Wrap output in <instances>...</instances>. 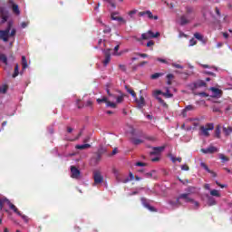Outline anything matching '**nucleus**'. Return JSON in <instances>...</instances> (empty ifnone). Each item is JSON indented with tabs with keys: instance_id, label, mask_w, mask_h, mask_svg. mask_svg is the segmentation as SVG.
I'll use <instances>...</instances> for the list:
<instances>
[{
	"instance_id": "obj_56",
	"label": "nucleus",
	"mask_w": 232,
	"mask_h": 232,
	"mask_svg": "<svg viewBox=\"0 0 232 232\" xmlns=\"http://www.w3.org/2000/svg\"><path fill=\"white\" fill-rule=\"evenodd\" d=\"M215 12H216L218 17H220V10L218 9V7H216Z\"/></svg>"
},
{
	"instance_id": "obj_33",
	"label": "nucleus",
	"mask_w": 232,
	"mask_h": 232,
	"mask_svg": "<svg viewBox=\"0 0 232 232\" xmlns=\"http://www.w3.org/2000/svg\"><path fill=\"white\" fill-rule=\"evenodd\" d=\"M162 95L163 97H166V99H171V97H173V94L169 92V88L166 89V92H163Z\"/></svg>"
},
{
	"instance_id": "obj_13",
	"label": "nucleus",
	"mask_w": 232,
	"mask_h": 232,
	"mask_svg": "<svg viewBox=\"0 0 232 232\" xmlns=\"http://www.w3.org/2000/svg\"><path fill=\"white\" fill-rule=\"evenodd\" d=\"M104 60H103V66H108L110 62L111 61V49H107L104 51Z\"/></svg>"
},
{
	"instance_id": "obj_54",
	"label": "nucleus",
	"mask_w": 232,
	"mask_h": 232,
	"mask_svg": "<svg viewBox=\"0 0 232 232\" xmlns=\"http://www.w3.org/2000/svg\"><path fill=\"white\" fill-rule=\"evenodd\" d=\"M169 157H170V160L172 161V162H177V158H175V156H173V155H169Z\"/></svg>"
},
{
	"instance_id": "obj_1",
	"label": "nucleus",
	"mask_w": 232,
	"mask_h": 232,
	"mask_svg": "<svg viewBox=\"0 0 232 232\" xmlns=\"http://www.w3.org/2000/svg\"><path fill=\"white\" fill-rule=\"evenodd\" d=\"M109 98L103 96L102 99L98 98L97 102L101 104V102H105L107 108H117L118 104H122L124 102V94H111L110 91H107Z\"/></svg>"
},
{
	"instance_id": "obj_25",
	"label": "nucleus",
	"mask_w": 232,
	"mask_h": 232,
	"mask_svg": "<svg viewBox=\"0 0 232 232\" xmlns=\"http://www.w3.org/2000/svg\"><path fill=\"white\" fill-rule=\"evenodd\" d=\"M223 132L227 137L232 133V127H223Z\"/></svg>"
},
{
	"instance_id": "obj_60",
	"label": "nucleus",
	"mask_w": 232,
	"mask_h": 232,
	"mask_svg": "<svg viewBox=\"0 0 232 232\" xmlns=\"http://www.w3.org/2000/svg\"><path fill=\"white\" fill-rule=\"evenodd\" d=\"M138 55H140V57H142L143 59L148 57V54L146 53H138Z\"/></svg>"
},
{
	"instance_id": "obj_46",
	"label": "nucleus",
	"mask_w": 232,
	"mask_h": 232,
	"mask_svg": "<svg viewBox=\"0 0 232 232\" xmlns=\"http://www.w3.org/2000/svg\"><path fill=\"white\" fill-rule=\"evenodd\" d=\"M197 44V40L195 38L190 39L188 46H195Z\"/></svg>"
},
{
	"instance_id": "obj_38",
	"label": "nucleus",
	"mask_w": 232,
	"mask_h": 232,
	"mask_svg": "<svg viewBox=\"0 0 232 232\" xmlns=\"http://www.w3.org/2000/svg\"><path fill=\"white\" fill-rule=\"evenodd\" d=\"M17 75H19V65L18 64H16L14 66V73L13 74V77L15 78V77H17Z\"/></svg>"
},
{
	"instance_id": "obj_63",
	"label": "nucleus",
	"mask_w": 232,
	"mask_h": 232,
	"mask_svg": "<svg viewBox=\"0 0 232 232\" xmlns=\"http://www.w3.org/2000/svg\"><path fill=\"white\" fill-rule=\"evenodd\" d=\"M223 37H225V39H227L229 37V34L227 33H223Z\"/></svg>"
},
{
	"instance_id": "obj_50",
	"label": "nucleus",
	"mask_w": 232,
	"mask_h": 232,
	"mask_svg": "<svg viewBox=\"0 0 232 232\" xmlns=\"http://www.w3.org/2000/svg\"><path fill=\"white\" fill-rule=\"evenodd\" d=\"M157 61H159V63H163L164 64H168V62L166 61V59L158 58Z\"/></svg>"
},
{
	"instance_id": "obj_3",
	"label": "nucleus",
	"mask_w": 232,
	"mask_h": 232,
	"mask_svg": "<svg viewBox=\"0 0 232 232\" xmlns=\"http://www.w3.org/2000/svg\"><path fill=\"white\" fill-rule=\"evenodd\" d=\"M5 206H8V208H11L12 211H14V213L18 215V217H21L23 220H24V222H28V217H26L25 215H23L21 211H19L17 207H15V205L10 202L6 198H3L0 199V209L1 210L5 209Z\"/></svg>"
},
{
	"instance_id": "obj_61",
	"label": "nucleus",
	"mask_w": 232,
	"mask_h": 232,
	"mask_svg": "<svg viewBox=\"0 0 232 232\" xmlns=\"http://www.w3.org/2000/svg\"><path fill=\"white\" fill-rule=\"evenodd\" d=\"M204 188L205 189H208V191L211 189L209 184H205Z\"/></svg>"
},
{
	"instance_id": "obj_6",
	"label": "nucleus",
	"mask_w": 232,
	"mask_h": 232,
	"mask_svg": "<svg viewBox=\"0 0 232 232\" xmlns=\"http://www.w3.org/2000/svg\"><path fill=\"white\" fill-rule=\"evenodd\" d=\"M180 198H183L184 202H190L192 204L194 209H198V208H200V203L198 201H196L195 199L191 198L189 197V194H180Z\"/></svg>"
},
{
	"instance_id": "obj_31",
	"label": "nucleus",
	"mask_w": 232,
	"mask_h": 232,
	"mask_svg": "<svg viewBox=\"0 0 232 232\" xmlns=\"http://www.w3.org/2000/svg\"><path fill=\"white\" fill-rule=\"evenodd\" d=\"M22 66L23 70H26V68H28V62H26L25 56H22Z\"/></svg>"
},
{
	"instance_id": "obj_45",
	"label": "nucleus",
	"mask_w": 232,
	"mask_h": 232,
	"mask_svg": "<svg viewBox=\"0 0 232 232\" xmlns=\"http://www.w3.org/2000/svg\"><path fill=\"white\" fill-rule=\"evenodd\" d=\"M202 68H209L210 70L217 71V67L209 66L208 64H201Z\"/></svg>"
},
{
	"instance_id": "obj_40",
	"label": "nucleus",
	"mask_w": 232,
	"mask_h": 232,
	"mask_svg": "<svg viewBox=\"0 0 232 232\" xmlns=\"http://www.w3.org/2000/svg\"><path fill=\"white\" fill-rule=\"evenodd\" d=\"M128 93L131 94V97H133L134 99H137V94L135 93L134 90L131 89H127Z\"/></svg>"
},
{
	"instance_id": "obj_53",
	"label": "nucleus",
	"mask_w": 232,
	"mask_h": 232,
	"mask_svg": "<svg viewBox=\"0 0 232 232\" xmlns=\"http://www.w3.org/2000/svg\"><path fill=\"white\" fill-rule=\"evenodd\" d=\"M156 99H157V101H159V102H160V104H166V103H164V100H162V98H160V97H156Z\"/></svg>"
},
{
	"instance_id": "obj_42",
	"label": "nucleus",
	"mask_w": 232,
	"mask_h": 232,
	"mask_svg": "<svg viewBox=\"0 0 232 232\" xmlns=\"http://www.w3.org/2000/svg\"><path fill=\"white\" fill-rule=\"evenodd\" d=\"M194 189H195V188H194L193 187H189V188L187 189L188 193H183V195H188V197H189V195H191V193H193Z\"/></svg>"
},
{
	"instance_id": "obj_10",
	"label": "nucleus",
	"mask_w": 232,
	"mask_h": 232,
	"mask_svg": "<svg viewBox=\"0 0 232 232\" xmlns=\"http://www.w3.org/2000/svg\"><path fill=\"white\" fill-rule=\"evenodd\" d=\"M139 15L140 17L147 16L148 19H154V21H157L159 19V16L153 15V13H151V11L150 10L140 12Z\"/></svg>"
},
{
	"instance_id": "obj_32",
	"label": "nucleus",
	"mask_w": 232,
	"mask_h": 232,
	"mask_svg": "<svg viewBox=\"0 0 232 232\" xmlns=\"http://www.w3.org/2000/svg\"><path fill=\"white\" fill-rule=\"evenodd\" d=\"M210 195L211 197L220 198V191H218V189H212L210 190Z\"/></svg>"
},
{
	"instance_id": "obj_18",
	"label": "nucleus",
	"mask_w": 232,
	"mask_h": 232,
	"mask_svg": "<svg viewBox=\"0 0 232 232\" xmlns=\"http://www.w3.org/2000/svg\"><path fill=\"white\" fill-rule=\"evenodd\" d=\"M141 204L142 206H144V208H146L147 209H149V211H155V208L151 206H150V200L141 198Z\"/></svg>"
},
{
	"instance_id": "obj_7",
	"label": "nucleus",
	"mask_w": 232,
	"mask_h": 232,
	"mask_svg": "<svg viewBox=\"0 0 232 232\" xmlns=\"http://www.w3.org/2000/svg\"><path fill=\"white\" fill-rule=\"evenodd\" d=\"M112 21H117L120 24H126V19L120 15L119 12H113L111 14Z\"/></svg>"
},
{
	"instance_id": "obj_52",
	"label": "nucleus",
	"mask_w": 232,
	"mask_h": 232,
	"mask_svg": "<svg viewBox=\"0 0 232 232\" xmlns=\"http://www.w3.org/2000/svg\"><path fill=\"white\" fill-rule=\"evenodd\" d=\"M204 73H206L207 75H212L213 77H215V73L213 72L205 71Z\"/></svg>"
},
{
	"instance_id": "obj_15",
	"label": "nucleus",
	"mask_w": 232,
	"mask_h": 232,
	"mask_svg": "<svg viewBox=\"0 0 232 232\" xmlns=\"http://www.w3.org/2000/svg\"><path fill=\"white\" fill-rule=\"evenodd\" d=\"M210 92H212V97H215L217 99H220V97H222V90L215 88V87H211Z\"/></svg>"
},
{
	"instance_id": "obj_51",
	"label": "nucleus",
	"mask_w": 232,
	"mask_h": 232,
	"mask_svg": "<svg viewBox=\"0 0 232 232\" xmlns=\"http://www.w3.org/2000/svg\"><path fill=\"white\" fill-rule=\"evenodd\" d=\"M153 44H155V42H154V41H149V42L147 43L148 48H150V46H153Z\"/></svg>"
},
{
	"instance_id": "obj_34",
	"label": "nucleus",
	"mask_w": 232,
	"mask_h": 232,
	"mask_svg": "<svg viewBox=\"0 0 232 232\" xmlns=\"http://www.w3.org/2000/svg\"><path fill=\"white\" fill-rule=\"evenodd\" d=\"M171 66H172L173 68H177L178 70H184V66H182L181 64H179V63H171Z\"/></svg>"
},
{
	"instance_id": "obj_8",
	"label": "nucleus",
	"mask_w": 232,
	"mask_h": 232,
	"mask_svg": "<svg viewBox=\"0 0 232 232\" xmlns=\"http://www.w3.org/2000/svg\"><path fill=\"white\" fill-rule=\"evenodd\" d=\"M180 200H184V198H180V195L176 199H170L169 201V207L172 209H177L179 206H182V202Z\"/></svg>"
},
{
	"instance_id": "obj_57",
	"label": "nucleus",
	"mask_w": 232,
	"mask_h": 232,
	"mask_svg": "<svg viewBox=\"0 0 232 232\" xmlns=\"http://www.w3.org/2000/svg\"><path fill=\"white\" fill-rule=\"evenodd\" d=\"M152 162H159V160H160V158L159 157H155L151 159Z\"/></svg>"
},
{
	"instance_id": "obj_9",
	"label": "nucleus",
	"mask_w": 232,
	"mask_h": 232,
	"mask_svg": "<svg viewBox=\"0 0 232 232\" xmlns=\"http://www.w3.org/2000/svg\"><path fill=\"white\" fill-rule=\"evenodd\" d=\"M0 15H1V24H5L8 21L9 13L8 10L5 7L0 8Z\"/></svg>"
},
{
	"instance_id": "obj_24",
	"label": "nucleus",
	"mask_w": 232,
	"mask_h": 232,
	"mask_svg": "<svg viewBox=\"0 0 232 232\" xmlns=\"http://www.w3.org/2000/svg\"><path fill=\"white\" fill-rule=\"evenodd\" d=\"M207 198H208V206H216L217 205V200H215L213 197L207 195Z\"/></svg>"
},
{
	"instance_id": "obj_5",
	"label": "nucleus",
	"mask_w": 232,
	"mask_h": 232,
	"mask_svg": "<svg viewBox=\"0 0 232 232\" xmlns=\"http://www.w3.org/2000/svg\"><path fill=\"white\" fill-rule=\"evenodd\" d=\"M160 35V33L154 34L151 31H149L145 34H141L140 38H136V40L140 43V41H149V39H156V37H159Z\"/></svg>"
},
{
	"instance_id": "obj_55",
	"label": "nucleus",
	"mask_w": 232,
	"mask_h": 232,
	"mask_svg": "<svg viewBox=\"0 0 232 232\" xmlns=\"http://www.w3.org/2000/svg\"><path fill=\"white\" fill-rule=\"evenodd\" d=\"M21 26H22V28H26V26H28V22H23L21 24Z\"/></svg>"
},
{
	"instance_id": "obj_4",
	"label": "nucleus",
	"mask_w": 232,
	"mask_h": 232,
	"mask_svg": "<svg viewBox=\"0 0 232 232\" xmlns=\"http://www.w3.org/2000/svg\"><path fill=\"white\" fill-rule=\"evenodd\" d=\"M215 130V125L213 123H207L206 125H202L199 128V133L203 137H209V131H213Z\"/></svg>"
},
{
	"instance_id": "obj_48",
	"label": "nucleus",
	"mask_w": 232,
	"mask_h": 232,
	"mask_svg": "<svg viewBox=\"0 0 232 232\" xmlns=\"http://www.w3.org/2000/svg\"><path fill=\"white\" fill-rule=\"evenodd\" d=\"M181 169L182 171H189V167L188 165H182Z\"/></svg>"
},
{
	"instance_id": "obj_29",
	"label": "nucleus",
	"mask_w": 232,
	"mask_h": 232,
	"mask_svg": "<svg viewBox=\"0 0 232 232\" xmlns=\"http://www.w3.org/2000/svg\"><path fill=\"white\" fill-rule=\"evenodd\" d=\"M90 144L86 143V144H83V145H76L75 146V149L76 150H88V148H90Z\"/></svg>"
},
{
	"instance_id": "obj_36",
	"label": "nucleus",
	"mask_w": 232,
	"mask_h": 232,
	"mask_svg": "<svg viewBox=\"0 0 232 232\" xmlns=\"http://www.w3.org/2000/svg\"><path fill=\"white\" fill-rule=\"evenodd\" d=\"M218 158L222 160V162H227L229 160L224 154H218Z\"/></svg>"
},
{
	"instance_id": "obj_49",
	"label": "nucleus",
	"mask_w": 232,
	"mask_h": 232,
	"mask_svg": "<svg viewBox=\"0 0 232 232\" xmlns=\"http://www.w3.org/2000/svg\"><path fill=\"white\" fill-rule=\"evenodd\" d=\"M119 68H120V70H121V72H126V65H124V64H120V65H119Z\"/></svg>"
},
{
	"instance_id": "obj_26",
	"label": "nucleus",
	"mask_w": 232,
	"mask_h": 232,
	"mask_svg": "<svg viewBox=\"0 0 232 232\" xmlns=\"http://www.w3.org/2000/svg\"><path fill=\"white\" fill-rule=\"evenodd\" d=\"M139 11L137 9H133L131 11H129L127 14L130 17V19H135V14H137Z\"/></svg>"
},
{
	"instance_id": "obj_16",
	"label": "nucleus",
	"mask_w": 232,
	"mask_h": 232,
	"mask_svg": "<svg viewBox=\"0 0 232 232\" xmlns=\"http://www.w3.org/2000/svg\"><path fill=\"white\" fill-rule=\"evenodd\" d=\"M192 19H194V16H188L187 14H184L180 17L179 24H181L182 26L184 24H188V23H189V21H191Z\"/></svg>"
},
{
	"instance_id": "obj_64",
	"label": "nucleus",
	"mask_w": 232,
	"mask_h": 232,
	"mask_svg": "<svg viewBox=\"0 0 232 232\" xmlns=\"http://www.w3.org/2000/svg\"><path fill=\"white\" fill-rule=\"evenodd\" d=\"M136 166H146V164H145V163H142V162H137V163H136Z\"/></svg>"
},
{
	"instance_id": "obj_11",
	"label": "nucleus",
	"mask_w": 232,
	"mask_h": 232,
	"mask_svg": "<svg viewBox=\"0 0 232 232\" xmlns=\"http://www.w3.org/2000/svg\"><path fill=\"white\" fill-rule=\"evenodd\" d=\"M224 106H227V101H224V102H216V104L213 105L212 110L215 112H220L222 108H224Z\"/></svg>"
},
{
	"instance_id": "obj_62",
	"label": "nucleus",
	"mask_w": 232,
	"mask_h": 232,
	"mask_svg": "<svg viewBox=\"0 0 232 232\" xmlns=\"http://www.w3.org/2000/svg\"><path fill=\"white\" fill-rule=\"evenodd\" d=\"M199 95L201 97H208V93H206V92H201V93H199Z\"/></svg>"
},
{
	"instance_id": "obj_35",
	"label": "nucleus",
	"mask_w": 232,
	"mask_h": 232,
	"mask_svg": "<svg viewBox=\"0 0 232 232\" xmlns=\"http://www.w3.org/2000/svg\"><path fill=\"white\" fill-rule=\"evenodd\" d=\"M0 61H1L2 63H4V64H7V63H8V60H7V58H6V55H5V54H0Z\"/></svg>"
},
{
	"instance_id": "obj_12",
	"label": "nucleus",
	"mask_w": 232,
	"mask_h": 232,
	"mask_svg": "<svg viewBox=\"0 0 232 232\" xmlns=\"http://www.w3.org/2000/svg\"><path fill=\"white\" fill-rule=\"evenodd\" d=\"M188 86L190 90H197V88H206V82H204L203 80H198Z\"/></svg>"
},
{
	"instance_id": "obj_37",
	"label": "nucleus",
	"mask_w": 232,
	"mask_h": 232,
	"mask_svg": "<svg viewBox=\"0 0 232 232\" xmlns=\"http://www.w3.org/2000/svg\"><path fill=\"white\" fill-rule=\"evenodd\" d=\"M162 75H164V74L161 73V72H156V73L152 74V75L150 76V78H151V79H159V77H162Z\"/></svg>"
},
{
	"instance_id": "obj_2",
	"label": "nucleus",
	"mask_w": 232,
	"mask_h": 232,
	"mask_svg": "<svg viewBox=\"0 0 232 232\" xmlns=\"http://www.w3.org/2000/svg\"><path fill=\"white\" fill-rule=\"evenodd\" d=\"M16 30L14 27V22L8 21L5 30H0V39L5 43H8V40L15 37Z\"/></svg>"
},
{
	"instance_id": "obj_20",
	"label": "nucleus",
	"mask_w": 232,
	"mask_h": 232,
	"mask_svg": "<svg viewBox=\"0 0 232 232\" xmlns=\"http://www.w3.org/2000/svg\"><path fill=\"white\" fill-rule=\"evenodd\" d=\"M195 106L194 105H188L185 109L182 110L181 114L183 117H188V111H194Z\"/></svg>"
},
{
	"instance_id": "obj_14",
	"label": "nucleus",
	"mask_w": 232,
	"mask_h": 232,
	"mask_svg": "<svg viewBox=\"0 0 232 232\" xmlns=\"http://www.w3.org/2000/svg\"><path fill=\"white\" fill-rule=\"evenodd\" d=\"M93 179H94V184H102V180H104V178L101 174V171L96 170L93 172Z\"/></svg>"
},
{
	"instance_id": "obj_21",
	"label": "nucleus",
	"mask_w": 232,
	"mask_h": 232,
	"mask_svg": "<svg viewBox=\"0 0 232 232\" xmlns=\"http://www.w3.org/2000/svg\"><path fill=\"white\" fill-rule=\"evenodd\" d=\"M136 102L138 104L139 108H144L146 106V101L144 100V97L140 96L139 100L136 98Z\"/></svg>"
},
{
	"instance_id": "obj_47",
	"label": "nucleus",
	"mask_w": 232,
	"mask_h": 232,
	"mask_svg": "<svg viewBox=\"0 0 232 232\" xmlns=\"http://www.w3.org/2000/svg\"><path fill=\"white\" fill-rule=\"evenodd\" d=\"M189 14H193V8L192 7H187V14L189 17Z\"/></svg>"
},
{
	"instance_id": "obj_22",
	"label": "nucleus",
	"mask_w": 232,
	"mask_h": 232,
	"mask_svg": "<svg viewBox=\"0 0 232 232\" xmlns=\"http://www.w3.org/2000/svg\"><path fill=\"white\" fill-rule=\"evenodd\" d=\"M194 37H195V39H198V41H201V43H203V44H206V40L204 39V36L202 34H200V33H195Z\"/></svg>"
},
{
	"instance_id": "obj_43",
	"label": "nucleus",
	"mask_w": 232,
	"mask_h": 232,
	"mask_svg": "<svg viewBox=\"0 0 232 232\" xmlns=\"http://www.w3.org/2000/svg\"><path fill=\"white\" fill-rule=\"evenodd\" d=\"M6 90H8V88L6 87V85H2L0 87V93H6Z\"/></svg>"
},
{
	"instance_id": "obj_17",
	"label": "nucleus",
	"mask_w": 232,
	"mask_h": 232,
	"mask_svg": "<svg viewBox=\"0 0 232 232\" xmlns=\"http://www.w3.org/2000/svg\"><path fill=\"white\" fill-rule=\"evenodd\" d=\"M71 177L72 179H79L81 177V171L75 167H71Z\"/></svg>"
},
{
	"instance_id": "obj_58",
	"label": "nucleus",
	"mask_w": 232,
	"mask_h": 232,
	"mask_svg": "<svg viewBox=\"0 0 232 232\" xmlns=\"http://www.w3.org/2000/svg\"><path fill=\"white\" fill-rule=\"evenodd\" d=\"M222 46H224V43L218 42V43L217 44V48H222Z\"/></svg>"
},
{
	"instance_id": "obj_30",
	"label": "nucleus",
	"mask_w": 232,
	"mask_h": 232,
	"mask_svg": "<svg viewBox=\"0 0 232 232\" xmlns=\"http://www.w3.org/2000/svg\"><path fill=\"white\" fill-rule=\"evenodd\" d=\"M12 8L14 14H16V15H19V14H21V11H19V5L13 4Z\"/></svg>"
},
{
	"instance_id": "obj_41",
	"label": "nucleus",
	"mask_w": 232,
	"mask_h": 232,
	"mask_svg": "<svg viewBox=\"0 0 232 232\" xmlns=\"http://www.w3.org/2000/svg\"><path fill=\"white\" fill-rule=\"evenodd\" d=\"M200 166H201V168H204V169L207 170L208 173H211V169H209V168L206 166V163L201 162Z\"/></svg>"
},
{
	"instance_id": "obj_19",
	"label": "nucleus",
	"mask_w": 232,
	"mask_h": 232,
	"mask_svg": "<svg viewBox=\"0 0 232 232\" xmlns=\"http://www.w3.org/2000/svg\"><path fill=\"white\" fill-rule=\"evenodd\" d=\"M202 153L208 154V153H217L218 151V149L217 147L209 146L207 149H201Z\"/></svg>"
},
{
	"instance_id": "obj_39",
	"label": "nucleus",
	"mask_w": 232,
	"mask_h": 232,
	"mask_svg": "<svg viewBox=\"0 0 232 232\" xmlns=\"http://www.w3.org/2000/svg\"><path fill=\"white\" fill-rule=\"evenodd\" d=\"M113 55H117V56L122 55V53H119V45H116L114 47V53H113Z\"/></svg>"
},
{
	"instance_id": "obj_28",
	"label": "nucleus",
	"mask_w": 232,
	"mask_h": 232,
	"mask_svg": "<svg viewBox=\"0 0 232 232\" xmlns=\"http://www.w3.org/2000/svg\"><path fill=\"white\" fill-rule=\"evenodd\" d=\"M131 142L134 143L136 146H139V144H142L144 140L139 138H132Z\"/></svg>"
},
{
	"instance_id": "obj_59",
	"label": "nucleus",
	"mask_w": 232,
	"mask_h": 232,
	"mask_svg": "<svg viewBox=\"0 0 232 232\" xmlns=\"http://www.w3.org/2000/svg\"><path fill=\"white\" fill-rule=\"evenodd\" d=\"M174 75L173 74H168L167 79L171 81L173 79Z\"/></svg>"
},
{
	"instance_id": "obj_27",
	"label": "nucleus",
	"mask_w": 232,
	"mask_h": 232,
	"mask_svg": "<svg viewBox=\"0 0 232 232\" xmlns=\"http://www.w3.org/2000/svg\"><path fill=\"white\" fill-rule=\"evenodd\" d=\"M221 130H222V127H220V125H218L216 127L215 137H217V139H220Z\"/></svg>"
},
{
	"instance_id": "obj_23",
	"label": "nucleus",
	"mask_w": 232,
	"mask_h": 232,
	"mask_svg": "<svg viewBox=\"0 0 232 232\" xmlns=\"http://www.w3.org/2000/svg\"><path fill=\"white\" fill-rule=\"evenodd\" d=\"M161 151H164V147H154L151 155H159V153H161Z\"/></svg>"
},
{
	"instance_id": "obj_44",
	"label": "nucleus",
	"mask_w": 232,
	"mask_h": 232,
	"mask_svg": "<svg viewBox=\"0 0 232 232\" xmlns=\"http://www.w3.org/2000/svg\"><path fill=\"white\" fill-rule=\"evenodd\" d=\"M162 91H159V90H157V91H154L153 92V96L155 97V98H157V97H159V95H162Z\"/></svg>"
}]
</instances>
